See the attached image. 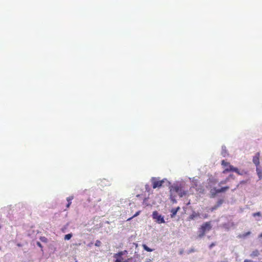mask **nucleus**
I'll use <instances>...</instances> for the list:
<instances>
[{
	"label": "nucleus",
	"instance_id": "f257e3e1",
	"mask_svg": "<svg viewBox=\"0 0 262 262\" xmlns=\"http://www.w3.org/2000/svg\"><path fill=\"white\" fill-rule=\"evenodd\" d=\"M125 253H127L126 250L115 254L114 255V257L116 259L115 262H135L132 257L124 258L123 255Z\"/></svg>",
	"mask_w": 262,
	"mask_h": 262
},
{
	"label": "nucleus",
	"instance_id": "f03ea898",
	"mask_svg": "<svg viewBox=\"0 0 262 262\" xmlns=\"http://www.w3.org/2000/svg\"><path fill=\"white\" fill-rule=\"evenodd\" d=\"M170 191L171 193H177L180 197H182L187 194V191L184 190L181 185L174 184L170 188Z\"/></svg>",
	"mask_w": 262,
	"mask_h": 262
},
{
	"label": "nucleus",
	"instance_id": "7ed1b4c3",
	"mask_svg": "<svg viewBox=\"0 0 262 262\" xmlns=\"http://www.w3.org/2000/svg\"><path fill=\"white\" fill-rule=\"evenodd\" d=\"M212 228L211 222H207L203 223L199 228V237H202L205 235L206 232L209 231Z\"/></svg>",
	"mask_w": 262,
	"mask_h": 262
},
{
	"label": "nucleus",
	"instance_id": "20e7f679",
	"mask_svg": "<svg viewBox=\"0 0 262 262\" xmlns=\"http://www.w3.org/2000/svg\"><path fill=\"white\" fill-rule=\"evenodd\" d=\"M229 166V168H226L223 171L224 173H227L229 171H234L237 173L238 174L242 175L243 174L240 172L238 168L234 167L232 165H231L229 163L226 162L225 160L222 161V165L223 166Z\"/></svg>",
	"mask_w": 262,
	"mask_h": 262
},
{
	"label": "nucleus",
	"instance_id": "39448f33",
	"mask_svg": "<svg viewBox=\"0 0 262 262\" xmlns=\"http://www.w3.org/2000/svg\"><path fill=\"white\" fill-rule=\"evenodd\" d=\"M152 188L154 189L161 187L164 182V180H160L159 178L152 177L151 179Z\"/></svg>",
	"mask_w": 262,
	"mask_h": 262
},
{
	"label": "nucleus",
	"instance_id": "423d86ee",
	"mask_svg": "<svg viewBox=\"0 0 262 262\" xmlns=\"http://www.w3.org/2000/svg\"><path fill=\"white\" fill-rule=\"evenodd\" d=\"M152 218L158 224H162L165 223L163 216L160 214L157 211H155L153 212Z\"/></svg>",
	"mask_w": 262,
	"mask_h": 262
},
{
	"label": "nucleus",
	"instance_id": "0eeeda50",
	"mask_svg": "<svg viewBox=\"0 0 262 262\" xmlns=\"http://www.w3.org/2000/svg\"><path fill=\"white\" fill-rule=\"evenodd\" d=\"M259 152H257L255 156L253 158V162L255 164L256 167H258L259 165Z\"/></svg>",
	"mask_w": 262,
	"mask_h": 262
},
{
	"label": "nucleus",
	"instance_id": "6e6552de",
	"mask_svg": "<svg viewBox=\"0 0 262 262\" xmlns=\"http://www.w3.org/2000/svg\"><path fill=\"white\" fill-rule=\"evenodd\" d=\"M229 189V186H225V187H222L221 188L218 189L214 188V190L215 191V193H219L224 192Z\"/></svg>",
	"mask_w": 262,
	"mask_h": 262
},
{
	"label": "nucleus",
	"instance_id": "1a4fd4ad",
	"mask_svg": "<svg viewBox=\"0 0 262 262\" xmlns=\"http://www.w3.org/2000/svg\"><path fill=\"white\" fill-rule=\"evenodd\" d=\"M200 216V213L193 211L189 216V218L190 220H193Z\"/></svg>",
	"mask_w": 262,
	"mask_h": 262
},
{
	"label": "nucleus",
	"instance_id": "9d476101",
	"mask_svg": "<svg viewBox=\"0 0 262 262\" xmlns=\"http://www.w3.org/2000/svg\"><path fill=\"white\" fill-rule=\"evenodd\" d=\"M179 210H180V207H178L176 208L172 209L171 210V217H174L176 215L177 213L178 212V211Z\"/></svg>",
	"mask_w": 262,
	"mask_h": 262
},
{
	"label": "nucleus",
	"instance_id": "9b49d317",
	"mask_svg": "<svg viewBox=\"0 0 262 262\" xmlns=\"http://www.w3.org/2000/svg\"><path fill=\"white\" fill-rule=\"evenodd\" d=\"M259 255V251L257 249L254 250L252 252V253L250 254V256L251 257H257Z\"/></svg>",
	"mask_w": 262,
	"mask_h": 262
},
{
	"label": "nucleus",
	"instance_id": "f8f14e48",
	"mask_svg": "<svg viewBox=\"0 0 262 262\" xmlns=\"http://www.w3.org/2000/svg\"><path fill=\"white\" fill-rule=\"evenodd\" d=\"M256 170L257 172V174L258 176L259 179L260 180L262 178V170L258 167V166L256 167Z\"/></svg>",
	"mask_w": 262,
	"mask_h": 262
},
{
	"label": "nucleus",
	"instance_id": "ddd939ff",
	"mask_svg": "<svg viewBox=\"0 0 262 262\" xmlns=\"http://www.w3.org/2000/svg\"><path fill=\"white\" fill-rule=\"evenodd\" d=\"M73 199H74V196H70L68 197V198H67V201H68V204L67 205V208H69V207L70 206V205H71V203H72L71 201H72Z\"/></svg>",
	"mask_w": 262,
	"mask_h": 262
},
{
	"label": "nucleus",
	"instance_id": "4468645a",
	"mask_svg": "<svg viewBox=\"0 0 262 262\" xmlns=\"http://www.w3.org/2000/svg\"><path fill=\"white\" fill-rule=\"evenodd\" d=\"M143 249L147 252H151L154 251V249H150L146 245L143 244L142 245Z\"/></svg>",
	"mask_w": 262,
	"mask_h": 262
},
{
	"label": "nucleus",
	"instance_id": "2eb2a0df",
	"mask_svg": "<svg viewBox=\"0 0 262 262\" xmlns=\"http://www.w3.org/2000/svg\"><path fill=\"white\" fill-rule=\"evenodd\" d=\"M250 234H251V232L250 231H248L247 232H246V233L243 234L242 235H239V237L240 238H245L246 236L249 235Z\"/></svg>",
	"mask_w": 262,
	"mask_h": 262
},
{
	"label": "nucleus",
	"instance_id": "dca6fc26",
	"mask_svg": "<svg viewBox=\"0 0 262 262\" xmlns=\"http://www.w3.org/2000/svg\"><path fill=\"white\" fill-rule=\"evenodd\" d=\"M72 236V234L71 233H69V234H66L64 236V239L65 240H69V239H71Z\"/></svg>",
	"mask_w": 262,
	"mask_h": 262
},
{
	"label": "nucleus",
	"instance_id": "f3484780",
	"mask_svg": "<svg viewBox=\"0 0 262 262\" xmlns=\"http://www.w3.org/2000/svg\"><path fill=\"white\" fill-rule=\"evenodd\" d=\"M228 181H229V178H227L225 180L221 181L219 183V185L220 186L222 184H226Z\"/></svg>",
	"mask_w": 262,
	"mask_h": 262
},
{
	"label": "nucleus",
	"instance_id": "a211bd4d",
	"mask_svg": "<svg viewBox=\"0 0 262 262\" xmlns=\"http://www.w3.org/2000/svg\"><path fill=\"white\" fill-rule=\"evenodd\" d=\"M140 211H137V212H136V213H135V214L133 216H132L131 217H130V218L128 219L127 220V221H130V220H131L133 218H134V217H136V216H138V215L140 214Z\"/></svg>",
	"mask_w": 262,
	"mask_h": 262
},
{
	"label": "nucleus",
	"instance_id": "6ab92c4d",
	"mask_svg": "<svg viewBox=\"0 0 262 262\" xmlns=\"http://www.w3.org/2000/svg\"><path fill=\"white\" fill-rule=\"evenodd\" d=\"M40 239L41 242L43 243H47V238L45 236H42L40 237Z\"/></svg>",
	"mask_w": 262,
	"mask_h": 262
},
{
	"label": "nucleus",
	"instance_id": "aec40b11",
	"mask_svg": "<svg viewBox=\"0 0 262 262\" xmlns=\"http://www.w3.org/2000/svg\"><path fill=\"white\" fill-rule=\"evenodd\" d=\"M101 242L99 240H97L95 244V245L97 247H99L101 245Z\"/></svg>",
	"mask_w": 262,
	"mask_h": 262
},
{
	"label": "nucleus",
	"instance_id": "412c9836",
	"mask_svg": "<svg viewBox=\"0 0 262 262\" xmlns=\"http://www.w3.org/2000/svg\"><path fill=\"white\" fill-rule=\"evenodd\" d=\"M253 216H261V213L259 212H256V213H254L253 214Z\"/></svg>",
	"mask_w": 262,
	"mask_h": 262
},
{
	"label": "nucleus",
	"instance_id": "4be33fe9",
	"mask_svg": "<svg viewBox=\"0 0 262 262\" xmlns=\"http://www.w3.org/2000/svg\"><path fill=\"white\" fill-rule=\"evenodd\" d=\"M145 190L147 191H150V187H149V186L148 184H146L145 185Z\"/></svg>",
	"mask_w": 262,
	"mask_h": 262
},
{
	"label": "nucleus",
	"instance_id": "5701e85b",
	"mask_svg": "<svg viewBox=\"0 0 262 262\" xmlns=\"http://www.w3.org/2000/svg\"><path fill=\"white\" fill-rule=\"evenodd\" d=\"M215 246V244L212 243H211L210 245H209V248L211 249L212 248L213 246Z\"/></svg>",
	"mask_w": 262,
	"mask_h": 262
},
{
	"label": "nucleus",
	"instance_id": "b1692460",
	"mask_svg": "<svg viewBox=\"0 0 262 262\" xmlns=\"http://www.w3.org/2000/svg\"><path fill=\"white\" fill-rule=\"evenodd\" d=\"M37 245L40 248H42V246L41 245V244H40V243L39 242H37Z\"/></svg>",
	"mask_w": 262,
	"mask_h": 262
},
{
	"label": "nucleus",
	"instance_id": "393cba45",
	"mask_svg": "<svg viewBox=\"0 0 262 262\" xmlns=\"http://www.w3.org/2000/svg\"><path fill=\"white\" fill-rule=\"evenodd\" d=\"M203 217L204 219H207L208 217V215L207 214H205L203 215Z\"/></svg>",
	"mask_w": 262,
	"mask_h": 262
},
{
	"label": "nucleus",
	"instance_id": "a878e982",
	"mask_svg": "<svg viewBox=\"0 0 262 262\" xmlns=\"http://www.w3.org/2000/svg\"><path fill=\"white\" fill-rule=\"evenodd\" d=\"M223 201L222 200H219V202H218L219 205L222 204L223 203Z\"/></svg>",
	"mask_w": 262,
	"mask_h": 262
},
{
	"label": "nucleus",
	"instance_id": "bb28decb",
	"mask_svg": "<svg viewBox=\"0 0 262 262\" xmlns=\"http://www.w3.org/2000/svg\"><path fill=\"white\" fill-rule=\"evenodd\" d=\"M246 183V181H241V182H240V183H241V184H244V183Z\"/></svg>",
	"mask_w": 262,
	"mask_h": 262
},
{
	"label": "nucleus",
	"instance_id": "cd10ccee",
	"mask_svg": "<svg viewBox=\"0 0 262 262\" xmlns=\"http://www.w3.org/2000/svg\"><path fill=\"white\" fill-rule=\"evenodd\" d=\"M258 237L262 238V233L259 235Z\"/></svg>",
	"mask_w": 262,
	"mask_h": 262
},
{
	"label": "nucleus",
	"instance_id": "c85d7f7f",
	"mask_svg": "<svg viewBox=\"0 0 262 262\" xmlns=\"http://www.w3.org/2000/svg\"><path fill=\"white\" fill-rule=\"evenodd\" d=\"M151 259H148V260H147L145 262H150L151 261Z\"/></svg>",
	"mask_w": 262,
	"mask_h": 262
},
{
	"label": "nucleus",
	"instance_id": "c756f323",
	"mask_svg": "<svg viewBox=\"0 0 262 262\" xmlns=\"http://www.w3.org/2000/svg\"><path fill=\"white\" fill-rule=\"evenodd\" d=\"M194 250L193 249H191V250H190V252H194Z\"/></svg>",
	"mask_w": 262,
	"mask_h": 262
},
{
	"label": "nucleus",
	"instance_id": "7c9ffc66",
	"mask_svg": "<svg viewBox=\"0 0 262 262\" xmlns=\"http://www.w3.org/2000/svg\"><path fill=\"white\" fill-rule=\"evenodd\" d=\"M232 176H233V174H230L228 178H229L230 177H232Z\"/></svg>",
	"mask_w": 262,
	"mask_h": 262
},
{
	"label": "nucleus",
	"instance_id": "2f4dec72",
	"mask_svg": "<svg viewBox=\"0 0 262 262\" xmlns=\"http://www.w3.org/2000/svg\"><path fill=\"white\" fill-rule=\"evenodd\" d=\"M225 167H226V168H229V165H226V166H225Z\"/></svg>",
	"mask_w": 262,
	"mask_h": 262
},
{
	"label": "nucleus",
	"instance_id": "473e14b6",
	"mask_svg": "<svg viewBox=\"0 0 262 262\" xmlns=\"http://www.w3.org/2000/svg\"><path fill=\"white\" fill-rule=\"evenodd\" d=\"M1 228V226L0 225V229Z\"/></svg>",
	"mask_w": 262,
	"mask_h": 262
},
{
	"label": "nucleus",
	"instance_id": "72a5a7b5",
	"mask_svg": "<svg viewBox=\"0 0 262 262\" xmlns=\"http://www.w3.org/2000/svg\"><path fill=\"white\" fill-rule=\"evenodd\" d=\"M1 250V248L0 247V250Z\"/></svg>",
	"mask_w": 262,
	"mask_h": 262
},
{
	"label": "nucleus",
	"instance_id": "f704fd0d",
	"mask_svg": "<svg viewBox=\"0 0 262 262\" xmlns=\"http://www.w3.org/2000/svg\"><path fill=\"white\" fill-rule=\"evenodd\" d=\"M261 252H262V249H261Z\"/></svg>",
	"mask_w": 262,
	"mask_h": 262
}]
</instances>
